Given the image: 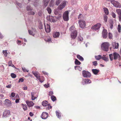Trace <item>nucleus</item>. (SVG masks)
Wrapping results in <instances>:
<instances>
[{"label": "nucleus", "mask_w": 121, "mask_h": 121, "mask_svg": "<svg viewBox=\"0 0 121 121\" xmlns=\"http://www.w3.org/2000/svg\"><path fill=\"white\" fill-rule=\"evenodd\" d=\"M109 56L111 61L113 60V59L114 60L118 59L119 60H121V57L119 54L116 52H114L113 54H109Z\"/></svg>", "instance_id": "1"}, {"label": "nucleus", "mask_w": 121, "mask_h": 121, "mask_svg": "<svg viewBox=\"0 0 121 121\" xmlns=\"http://www.w3.org/2000/svg\"><path fill=\"white\" fill-rule=\"evenodd\" d=\"M110 44L108 42H105L101 44V48L104 51L107 52L108 50Z\"/></svg>", "instance_id": "2"}, {"label": "nucleus", "mask_w": 121, "mask_h": 121, "mask_svg": "<svg viewBox=\"0 0 121 121\" xmlns=\"http://www.w3.org/2000/svg\"><path fill=\"white\" fill-rule=\"evenodd\" d=\"M78 23L79 26L81 28H84L86 27V23L84 20L81 19H80L78 20Z\"/></svg>", "instance_id": "3"}, {"label": "nucleus", "mask_w": 121, "mask_h": 121, "mask_svg": "<svg viewBox=\"0 0 121 121\" xmlns=\"http://www.w3.org/2000/svg\"><path fill=\"white\" fill-rule=\"evenodd\" d=\"M67 2L66 1H62V3L59 5L57 8L59 10H61L64 8L66 6Z\"/></svg>", "instance_id": "4"}, {"label": "nucleus", "mask_w": 121, "mask_h": 121, "mask_svg": "<svg viewBox=\"0 0 121 121\" xmlns=\"http://www.w3.org/2000/svg\"><path fill=\"white\" fill-rule=\"evenodd\" d=\"M69 13L68 11H66L63 14V18L64 20L65 21H67L69 20Z\"/></svg>", "instance_id": "5"}, {"label": "nucleus", "mask_w": 121, "mask_h": 121, "mask_svg": "<svg viewBox=\"0 0 121 121\" xmlns=\"http://www.w3.org/2000/svg\"><path fill=\"white\" fill-rule=\"evenodd\" d=\"M82 75L84 77H90L91 76V73L85 70L82 71Z\"/></svg>", "instance_id": "6"}, {"label": "nucleus", "mask_w": 121, "mask_h": 121, "mask_svg": "<svg viewBox=\"0 0 121 121\" xmlns=\"http://www.w3.org/2000/svg\"><path fill=\"white\" fill-rule=\"evenodd\" d=\"M111 3L114 6L120 8L121 7V6L120 3L117 1H115V0L112 1Z\"/></svg>", "instance_id": "7"}, {"label": "nucleus", "mask_w": 121, "mask_h": 121, "mask_svg": "<svg viewBox=\"0 0 121 121\" xmlns=\"http://www.w3.org/2000/svg\"><path fill=\"white\" fill-rule=\"evenodd\" d=\"M101 24L99 23H98L94 25L91 27V29L95 30H99L101 27Z\"/></svg>", "instance_id": "8"}, {"label": "nucleus", "mask_w": 121, "mask_h": 121, "mask_svg": "<svg viewBox=\"0 0 121 121\" xmlns=\"http://www.w3.org/2000/svg\"><path fill=\"white\" fill-rule=\"evenodd\" d=\"M72 32L71 34V37L73 39H74L76 38L77 35V31L76 30H74V31Z\"/></svg>", "instance_id": "9"}, {"label": "nucleus", "mask_w": 121, "mask_h": 121, "mask_svg": "<svg viewBox=\"0 0 121 121\" xmlns=\"http://www.w3.org/2000/svg\"><path fill=\"white\" fill-rule=\"evenodd\" d=\"M45 29V31L47 33L49 32L51 30L50 27L49 25L48 24L46 25L44 24Z\"/></svg>", "instance_id": "10"}, {"label": "nucleus", "mask_w": 121, "mask_h": 121, "mask_svg": "<svg viewBox=\"0 0 121 121\" xmlns=\"http://www.w3.org/2000/svg\"><path fill=\"white\" fill-rule=\"evenodd\" d=\"M102 36L104 39H106L108 36V32L105 29H103L102 32Z\"/></svg>", "instance_id": "11"}, {"label": "nucleus", "mask_w": 121, "mask_h": 121, "mask_svg": "<svg viewBox=\"0 0 121 121\" xmlns=\"http://www.w3.org/2000/svg\"><path fill=\"white\" fill-rule=\"evenodd\" d=\"M5 104L8 107H11L12 105L11 102L8 99H6L4 101Z\"/></svg>", "instance_id": "12"}, {"label": "nucleus", "mask_w": 121, "mask_h": 121, "mask_svg": "<svg viewBox=\"0 0 121 121\" xmlns=\"http://www.w3.org/2000/svg\"><path fill=\"white\" fill-rule=\"evenodd\" d=\"M10 114V111L8 110H5L3 113V116L4 117H7Z\"/></svg>", "instance_id": "13"}, {"label": "nucleus", "mask_w": 121, "mask_h": 121, "mask_svg": "<svg viewBox=\"0 0 121 121\" xmlns=\"http://www.w3.org/2000/svg\"><path fill=\"white\" fill-rule=\"evenodd\" d=\"M48 116V114L44 112H43L41 116L42 118L43 119H45L47 118Z\"/></svg>", "instance_id": "14"}, {"label": "nucleus", "mask_w": 121, "mask_h": 121, "mask_svg": "<svg viewBox=\"0 0 121 121\" xmlns=\"http://www.w3.org/2000/svg\"><path fill=\"white\" fill-rule=\"evenodd\" d=\"M26 103L29 107H32L34 105V103L31 101L26 100Z\"/></svg>", "instance_id": "15"}, {"label": "nucleus", "mask_w": 121, "mask_h": 121, "mask_svg": "<svg viewBox=\"0 0 121 121\" xmlns=\"http://www.w3.org/2000/svg\"><path fill=\"white\" fill-rule=\"evenodd\" d=\"M112 45L113 48L114 49H117L118 48L119 45L118 43L113 42L112 43Z\"/></svg>", "instance_id": "16"}, {"label": "nucleus", "mask_w": 121, "mask_h": 121, "mask_svg": "<svg viewBox=\"0 0 121 121\" xmlns=\"http://www.w3.org/2000/svg\"><path fill=\"white\" fill-rule=\"evenodd\" d=\"M32 73L37 79H38L39 77L40 76L39 74L37 72H32Z\"/></svg>", "instance_id": "17"}, {"label": "nucleus", "mask_w": 121, "mask_h": 121, "mask_svg": "<svg viewBox=\"0 0 121 121\" xmlns=\"http://www.w3.org/2000/svg\"><path fill=\"white\" fill-rule=\"evenodd\" d=\"M60 33L58 32H55L53 33V36L54 38H57L59 37Z\"/></svg>", "instance_id": "18"}, {"label": "nucleus", "mask_w": 121, "mask_h": 121, "mask_svg": "<svg viewBox=\"0 0 121 121\" xmlns=\"http://www.w3.org/2000/svg\"><path fill=\"white\" fill-rule=\"evenodd\" d=\"M35 92H31V99H32L33 100H34L36 99L37 97H37H36V96L35 97Z\"/></svg>", "instance_id": "19"}, {"label": "nucleus", "mask_w": 121, "mask_h": 121, "mask_svg": "<svg viewBox=\"0 0 121 121\" xmlns=\"http://www.w3.org/2000/svg\"><path fill=\"white\" fill-rule=\"evenodd\" d=\"M42 104L44 106H46L48 105V104L47 101L44 100L42 102Z\"/></svg>", "instance_id": "20"}, {"label": "nucleus", "mask_w": 121, "mask_h": 121, "mask_svg": "<svg viewBox=\"0 0 121 121\" xmlns=\"http://www.w3.org/2000/svg\"><path fill=\"white\" fill-rule=\"evenodd\" d=\"M93 73L95 74H97L99 72V70L96 69H93L92 70Z\"/></svg>", "instance_id": "21"}, {"label": "nucleus", "mask_w": 121, "mask_h": 121, "mask_svg": "<svg viewBox=\"0 0 121 121\" xmlns=\"http://www.w3.org/2000/svg\"><path fill=\"white\" fill-rule=\"evenodd\" d=\"M21 105L22 107L23 108L24 111H26L27 109V107L26 104H22Z\"/></svg>", "instance_id": "22"}, {"label": "nucleus", "mask_w": 121, "mask_h": 121, "mask_svg": "<svg viewBox=\"0 0 121 121\" xmlns=\"http://www.w3.org/2000/svg\"><path fill=\"white\" fill-rule=\"evenodd\" d=\"M77 58L81 61H82L84 60V59L83 58L79 55H77Z\"/></svg>", "instance_id": "23"}, {"label": "nucleus", "mask_w": 121, "mask_h": 121, "mask_svg": "<svg viewBox=\"0 0 121 121\" xmlns=\"http://www.w3.org/2000/svg\"><path fill=\"white\" fill-rule=\"evenodd\" d=\"M56 115L57 117L60 118L61 117V114L60 112L58 111H56Z\"/></svg>", "instance_id": "24"}, {"label": "nucleus", "mask_w": 121, "mask_h": 121, "mask_svg": "<svg viewBox=\"0 0 121 121\" xmlns=\"http://www.w3.org/2000/svg\"><path fill=\"white\" fill-rule=\"evenodd\" d=\"M83 81L86 83H89L91 82V81L90 79H84Z\"/></svg>", "instance_id": "25"}, {"label": "nucleus", "mask_w": 121, "mask_h": 121, "mask_svg": "<svg viewBox=\"0 0 121 121\" xmlns=\"http://www.w3.org/2000/svg\"><path fill=\"white\" fill-rule=\"evenodd\" d=\"M44 77L42 76H40L37 79L40 82H42L44 81Z\"/></svg>", "instance_id": "26"}, {"label": "nucleus", "mask_w": 121, "mask_h": 121, "mask_svg": "<svg viewBox=\"0 0 121 121\" xmlns=\"http://www.w3.org/2000/svg\"><path fill=\"white\" fill-rule=\"evenodd\" d=\"M75 69L76 70H78L81 71L82 70V68L78 66H75Z\"/></svg>", "instance_id": "27"}, {"label": "nucleus", "mask_w": 121, "mask_h": 121, "mask_svg": "<svg viewBox=\"0 0 121 121\" xmlns=\"http://www.w3.org/2000/svg\"><path fill=\"white\" fill-rule=\"evenodd\" d=\"M9 66H12L13 67H15L14 65L13 64L11 60L9 61L8 63Z\"/></svg>", "instance_id": "28"}, {"label": "nucleus", "mask_w": 121, "mask_h": 121, "mask_svg": "<svg viewBox=\"0 0 121 121\" xmlns=\"http://www.w3.org/2000/svg\"><path fill=\"white\" fill-rule=\"evenodd\" d=\"M113 21L112 20H110L109 22V26L111 29H112L113 26Z\"/></svg>", "instance_id": "29"}, {"label": "nucleus", "mask_w": 121, "mask_h": 121, "mask_svg": "<svg viewBox=\"0 0 121 121\" xmlns=\"http://www.w3.org/2000/svg\"><path fill=\"white\" fill-rule=\"evenodd\" d=\"M104 11L106 15H107L108 14L109 11L108 9L106 8H104Z\"/></svg>", "instance_id": "30"}, {"label": "nucleus", "mask_w": 121, "mask_h": 121, "mask_svg": "<svg viewBox=\"0 0 121 121\" xmlns=\"http://www.w3.org/2000/svg\"><path fill=\"white\" fill-rule=\"evenodd\" d=\"M75 64L78 65H80L81 64V62L76 59H75Z\"/></svg>", "instance_id": "31"}, {"label": "nucleus", "mask_w": 121, "mask_h": 121, "mask_svg": "<svg viewBox=\"0 0 121 121\" xmlns=\"http://www.w3.org/2000/svg\"><path fill=\"white\" fill-rule=\"evenodd\" d=\"M50 0H43L44 3V5L45 6H47L48 3L49 1Z\"/></svg>", "instance_id": "32"}, {"label": "nucleus", "mask_w": 121, "mask_h": 121, "mask_svg": "<svg viewBox=\"0 0 121 121\" xmlns=\"http://www.w3.org/2000/svg\"><path fill=\"white\" fill-rule=\"evenodd\" d=\"M55 17H51L50 18V21L51 22H56L55 19Z\"/></svg>", "instance_id": "33"}, {"label": "nucleus", "mask_w": 121, "mask_h": 121, "mask_svg": "<svg viewBox=\"0 0 121 121\" xmlns=\"http://www.w3.org/2000/svg\"><path fill=\"white\" fill-rule=\"evenodd\" d=\"M3 53L5 57H6L7 56L8 53L7 50H3Z\"/></svg>", "instance_id": "34"}, {"label": "nucleus", "mask_w": 121, "mask_h": 121, "mask_svg": "<svg viewBox=\"0 0 121 121\" xmlns=\"http://www.w3.org/2000/svg\"><path fill=\"white\" fill-rule=\"evenodd\" d=\"M59 9H55L54 10V13L55 15H57L59 13Z\"/></svg>", "instance_id": "35"}, {"label": "nucleus", "mask_w": 121, "mask_h": 121, "mask_svg": "<svg viewBox=\"0 0 121 121\" xmlns=\"http://www.w3.org/2000/svg\"><path fill=\"white\" fill-rule=\"evenodd\" d=\"M95 57L97 60H99L101 58L102 59L101 56L100 55H98L97 56H95Z\"/></svg>", "instance_id": "36"}, {"label": "nucleus", "mask_w": 121, "mask_h": 121, "mask_svg": "<svg viewBox=\"0 0 121 121\" xmlns=\"http://www.w3.org/2000/svg\"><path fill=\"white\" fill-rule=\"evenodd\" d=\"M51 99L53 101H55L56 99V97L53 95L51 96Z\"/></svg>", "instance_id": "37"}, {"label": "nucleus", "mask_w": 121, "mask_h": 121, "mask_svg": "<svg viewBox=\"0 0 121 121\" xmlns=\"http://www.w3.org/2000/svg\"><path fill=\"white\" fill-rule=\"evenodd\" d=\"M54 3L53 0H51L50 3V6L51 7H53L54 5Z\"/></svg>", "instance_id": "38"}, {"label": "nucleus", "mask_w": 121, "mask_h": 121, "mask_svg": "<svg viewBox=\"0 0 121 121\" xmlns=\"http://www.w3.org/2000/svg\"><path fill=\"white\" fill-rule=\"evenodd\" d=\"M28 32L29 34L30 35H32L33 36H34L35 35V34L32 31L30 30H29Z\"/></svg>", "instance_id": "39"}, {"label": "nucleus", "mask_w": 121, "mask_h": 121, "mask_svg": "<svg viewBox=\"0 0 121 121\" xmlns=\"http://www.w3.org/2000/svg\"><path fill=\"white\" fill-rule=\"evenodd\" d=\"M116 11L118 15H121V10L120 9H117Z\"/></svg>", "instance_id": "40"}, {"label": "nucleus", "mask_w": 121, "mask_h": 121, "mask_svg": "<svg viewBox=\"0 0 121 121\" xmlns=\"http://www.w3.org/2000/svg\"><path fill=\"white\" fill-rule=\"evenodd\" d=\"M47 10L49 14L51 13L52 12V10L50 7H48L47 8Z\"/></svg>", "instance_id": "41"}, {"label": "nucleus", "mask_w": 121, "mask_h": 121, "mask_svg": "<svg viewBox=\"0 0 121 121\" xmlns=\"http://www.w3.org/2000/svg\"><path fill=\"white\" fill-rule=\"evenodd\" d=\"M75 27L74 26H71L70 27L69 30L71 31H72L74 30Z\"/></svg>", "instance_id": "42"}, {"label": "nucleus", "mask_w": 121, "mask_h": 121, "mask_svg": "<svg viewBox=\"0 0 121 121\" xmlns=\"http://www.w3.org/2000/svg\"><path fill=\"white\" fill-rule=\"evenodd\" d=\"M28 13V14L29 15H34L35 14V13L34 12L32 11L31 10Z\"/></svg>", "instance_id": "43"}, {"label": "nucleus", "mask_w": 121, "mask_h": 121, "mask_svg": "<svg viewBox=\"0 0 121 121\" xmlns=\"http://www.w3.org/2000/svg\"><path fill=\"white\" fill-rule=\"evenodd\" d=\"M102 59L106 61H108L109 60L108 58L106 57H102Z\"/></svg>", "instance_id": "44"}, {"label": "nucleus", "mask_w": 121, "mask_h": 121, "mask_svg": "<svg viewBox=\"0 0 121 121\" xmlns=\"http://www.w3.org/2000/svg\"><path fill=\"white\" fill-rule=\"evenodd\" d=\"M16 97L17 98H19V99H16V100H15V102L16 103H18L19 102V96L18 95H16Z\"/></svg>", "instance_id": "45"}, {"label": "nucleus", "mask_w": 121, "mask_h": 121, "mask_svg": "<svg viewBox=\"0 0 121 121\" xmlns=\"http://www.w3.org/2000/svg\"><path fill=\"white\" fill-rule=\"evenodd\" d=\"M61 0H57L56 2V4L57 5H58L61 2Z\"/></svg>", "instance_id": "46"}, {"label": "nucleus", "mask_w": 121, "mask_h": 121, "mask_svg": "<svg viewBox=\"0 0 121 121\" xmlns=\"http://www.w3.org/2000/svg\"><path fill=\"white\" fill-rule=\"evenodd\" d=\"M108 37L109 38V39H112V34L110 33H109Z\"/></svg>", "instance_id": "47"}, {"label": "nucleus", "mask_w": 121, "mask_h": 121, "mask_svg": "<svg viewBox=\"0 0 121 121\" xmlns=\"http://www.w3.org/2000/svg\"><path fill=\"white\" fill-rule=\"evenodd\" d=\"M26 9L28 11L32 10V9L30 6H28L26 7Z\"/></svg>", "instance_id": "48"}, {"label": "nucleus", "mask_w": 121, "mask_h": 121, "mask_svg": "<svg viewBox=\"0 0 121 121\" xmlns=\"http://www.w3.org/2000/svg\"><path fill=\"white\" fill-rule=\"evenodd\" d=\"M117 29L118 31L120 32H121V26L120 24H119L118 26Z\"/></svg>", "instance_id": "49"}, {"label": "nucleus", "mask_w": 121, "mask_h": 121, "mask_svg": "<svg viewBox=\"0 0 121 121\" xmlns=\"http://www.w3.org/2000/svg\"><path fill=\"white\" fill-rule=\"evenodd\" d=\"M11 77L13 78H15L16 77V74L13 73H11Z\"/></svg>", "instance_id": "50"}, {"label": "nucleus", "mask_w": 121, "mask_h": 121, "mask_svg": "<svg viewBox=\"0 0 121 121\" xmlns=\"http://www.w3.org/2000/svg\"><path fill=\"white\" fill-rule=\"evenodd\" d=\"M93 64L95 66H96L98 64L96 61H94L92 62Z\"/></svg>", "instance_id": "51"}, {"label": "nucleus", "mask_w": 121, "mask_h": 121, "mask_svg": "<svg viewBox=\"0 0 121 121\" xmlns=\"http://www.w3.org/2000/svg\"><path fill=\"white\" fill-rule=\"evenodd\" d=\"M62 15L61 14H59L58 15V17H55L56 18H57L58 20L59 19L60 17H61Z\"/></svg>", "instance_id": "52"}, {"label": "nucleus", "mask_w": 121, "mask_h": 121, "mask_svg": "<svg viewBox=\"0 0 121 121\" xmlns=\"http://www.w3.org/2000/svg\"><path fill=\"white\" fill-rule=\"evenodd\" d=\"M22 70L24 72H28V70H27L24 67L22 68Z\"/></svg>", "instance_id": "53"}, {"label": "nucleus", "mask_w": 121, "mask_h": 121, "mask_svg": "<svg viewBox=\"0 0 121 121\" xmlns=\"http://www.w3.org/2000/svg\"><path fill=\"white\" fill-rule=\"evenodd\" d=\"M78 40L80 41H82L83 40V39L81 36H79L78 37Z\"/></svg>", "instance_id": "54"}, {"label": "nucleus", "mask_w": 121, "mask_h": 121, "mask_svg": "<svg viewBox=\"0 0 121 121\" xmlns=\"http://www.w3.org/2000/svg\"><path fill=\"white\" fill-rule=\"evenodd\" d=\"M107 16L106 15L104 17V20L105 22H107Z\"/></svg>", "instance_id": "55"}, {"label": "nucleus", "mask_w": 121, "mask_h": 121, "mask_svg": "<svg viewBox=\"0 0 121 121\" xmlns=\"http://www.w3.org/2000/svg\"><path fill=\"white\" fill-rule=\"evenodd\" d=\"M24 80L22 78H21L19 79L18 82H23Z\"/></svg>", "instance_id": "56"}, {"label": "nucleus", "mask_w": 121, "mask_h": 121, "mask_svg": "<svg viewBox=\"0 0 121 121\" xmlns=\"http://www.w3.org/2000/svg\"><path fill=\"white\" fill-rule=\"evenodd\" d=\"M112 17L114 18H115L116 16L115 14L113 12L112 13Z\"/></svg>", "instance_id": "57"}, {"label": "nucleus", "mask_w": 121, "mask_h": 121, "mask_svg": "<svg viewBox=\"0 0 121 121\" xmlns=\"http://www.w3.org/2000/svg\"><path fill=\"white\" fill-rule=\"evenodd\" d=\"M53 94V92L52 91H50L48 93V95L49 96H51Z\"/></svg>", "instance_id": "58"}, {"label": "nucleus", "mask_w": 121, "mask_h": 121, "mask_svg": "<svg viewBox=\"0 0 121 121\" xmlns=\"http://www.w3.org/2000/svg\"><path fill=\"white\" fill-rule=\"evenodd\" d=\"M82 14H80L78 16V19H81L82 18Z\"/></svg>", "instance_id": "59"}, {"label": "nucleus", "mask_w": 121, "mask_h": 121, "mask_svg": "<svg viewBox=\"0 0 121 121\" xmlns=\"http://www.w3.org/2000/svg\"><path fill=\"white\" fill-rule=\"evenodd\" d=\"M11 95L12 97H14L15 96V93H14L13 92L11 94Z\"/></svg>", "instance_id": "60"}, {"label": "nucleus", "mask_w": 121, "mask_h": 121, "mask_svg": "<svg viewBox=\"0 0 121 121\" xmlns=\"http://www.w3.org/2000/svg\"><path fill=\"white\" fill-rule=\"evenodd\" d=\"M42 12L41 11H40L38 13V15L39 16H41L42 15Z\"/></svg>", "instance_id": "61"}, {"label": "nucleus", "mask_w": 121, "mask_h": 121, "mask_svg": "<svg viewBox=\"0 0 121 121\" xmlns=\"http://www.w3.org/2000/svg\"><path fill=\"white\" fill-rule=\"evenodd\" d=\"M17 5L20 8L22 7V4L21 3H18Z\"/></svg>", "instance_id": "62"}, {"label": "nucleus", "mask_w": 121, "mask_h": 121, "mask_svg": "<svg viewBox=\"0 0 121 121\" xmlns=\"http://www.w3.org/2000/svg\"><path fill=\"white\" fill-rule=\"evenodd\" d=\"M6 87L8 88H10L11 87V85H9L6 86Z\"/></svg>", "instance_id": "63"}, {"label": "nucleus", "mask_w": 121, "mask_h": 121, "mask_svg": "<svg viewBox=\"0 0 121 121\" xmlns=\"http://www.w3.org/2000/svg\"><path fill=\"white\" fill-rule=\"evenodd\" d=\"M118 17L119 19V20L120 21H121V14L118 15Z\"/></svg>", "instance_id": "64"}]
</instances>
